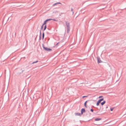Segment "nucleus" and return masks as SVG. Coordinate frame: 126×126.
Listing matches in <instances>:
<instances>
[{"label":"nucleus","instance_id":"obj_9","mask_svg":"<svg viewBox=\"0 0 126 126\" xmlns=\"http://www.w3.org/2000/svg\"><path fill=\"white\" fill-rule=\"evenodd\" d=\"M101 119H102L101 118H96L95 119V121H98L101 120Z\"/></svg>","mask_w":126,"mask_h":126},{"label":"nucleus","instance_id":"obj_1","mask_svg":"<svg viewBox=\"0 0 126 126\" xmlns=\"http://www.w3.org/2000/svg\"><path fill=\"white\" fill-rule=\"evenodd\" d=\"M42 47L46 51H50L52 50V49L51 48H48L47 47H45L43 44L42 45Z\"/></svg>","mask_w":126,"mask_h":126},{"label":"nucleus","instance_id":"obj_15","mask_svg":"<svg viewBox=\"0 0 126 126\" xmlns=\"http://www.w3.org/2000/svg\"><path fill=\"white\" fill-rule=\"evenodd\" d=\"M67 28V32L68 33V32H69L70 31V27H68V28Z\"/></svg>","mask_w":126,"mask_h":126},{"label":"nucleus","instance_id":"obj_2","mask_svg":"<svg viewBox=\"0 0 126 126\" xmlns=\"http://www.w3.org/2000/svg\"><path fill=\"white\" fill-rule=\"evenodd\" d=\"M104 100V98H101L99 99L97 101L96 104L97 106H98L99 105V104L103 100Z\"/></svg>","mask_w":126,"mask_h":126},{"label":"nucleus","instance_id":"obj_20","mask_svg":"<svg viewBox=\"0 0 126 126\" xmlns=\"http://www.w3.org/2000/svg\"><path fill=\"white\" fill-rule=\"evenodd\" d=\"M90 111H91L92 112H93V110L92 109H91L90 110Z\"/></svg>","mask_w":126,"mask_h":126},{"label":"nucleus","instance_id":"obj_22","mask_svg":"<svg viewBox=\"0 0 126 126\" xmlns=\"http://www.w3.org/2000/svg\"><path fill=\"white\" fill-rule=\"evenodd\" d=\"M87 96H83L82 97V98H84L85 97H87Z\"/></svg>","mask_w":126,"mask_h":126},{"label":"nucleus","instance_id":"obj_3","mask_svg":"<svg viewBox=\"0 0 126 126\" xmlns=\"http://www.w3.org/2000/svg\"><path fill=\"white\" fill-rule=\"evenodd\" d=\"M52 19H46V20H45L44 22V23H43V25H45L46 24V22H47V21H49V20H52Z\"/></svg>","mask_w":126,"mask_h":126},{"label":"nucleus","instance_id":"obj_16","mask_svg":"<svg viewBox=\"0 0 126 126\" xmlns=\"http://www.w3.org/2000/svg\"><path fill=\"white\" fill-rule=\"evenodd\" d=\"M71 11L72 12V15H73L74 14V12H73V10L72 8H71Z\"/></svg>","mask_w":126,"mask_h":126},{"label":"nucleus","instance_id":"obj_14","mask_svg":"<svg viewBox=\"0 0 126 126\" xmlns=\"http://www.w3.org/2000/svg\"><path fill=\"white\" fill-rule=\"evenodd\" d=\"M47 28V25H45L44 28L43 29V31H44Z\"/></svg>","mask_w":126,"mask_h":126},{"label":"nucleus","instance_id":"obj_18","mask_svg":"<svg viewBox=\"0 0 126 126\" xmlns=\"http://www.w3.org/2000/svg\"><path fill=\"white\" fill-rule=\"evenodd\" d=\"M114 109V108H110V110L111 111H112Z\"/></svg>","mask_w":126,"mask_h":126},{"label":"nucleus","instance_id":"obj_7","mask_svg":"<svg viewBox=\"0 0 126 126\" xmlns=\"http://www.w3.org/2000/svg\"><path fill=\"white\" fill-rule=\"evenodd\" d=\"M75 115L77 116H81L82 114L81 113H79V112H77L75 113Z\"/></svg>","mask_w":126,"mask_h":126},{"label":"nucleus","instance_id":"obj_6","mask_svg":"<svg viewBox=\"0 0 126 126\" xmlns=\"http://www.w3.org/2000/svg\"><path fill=\"white\" fill-rule=\"evenodd\" d=\"M65 24H66V26L67 28L70 27V24L67 21H65Z\"/></svg>","mask_w":126,"mask_h":126},{"label":"nucleus","instance_id":"obj_21","mask_svg":"<svg viewBox=\"0 0 126 126\" xmlns=\"http://www.w3.org/2000/svg\"><path fill=\"white\" fill-rule=\"evenodd\" d=\"M103 97V96H99V97H98V98H101V97Z\"/></svg>","mask_w":126,"mask_h":126},{"label":"nucleus","instance_id":"obj_24","mask_svg":"<svg viewBox=\"0 0 126 126\" xmlns=\"http://www.w3.org/2000/svg\"><path fill=\"white\" fill-rule=\"evenodd\" d=\"M59 43H57V44H56V45H58V44Z\"/></svg>","mask_w":126,"mask_h":126},{"label":"nucleus","instance_id":"obj_8","mask_svg":"<svg viewBox=\"0 0 126 126\" xmlns=\"http://www.w3.org/2000/svg\"><path fill=\"white\" fill-rule=\"evenodd\" d=\"M41 30H40V35H39V40H40L41 39Z\"/></svg>","mask_w":126,"mask_h":126},{"label":"nucleus","instance_id":"obj_5","mask_svg":"<svg viewBox=\"0 0 126 126\" xmlns=\"http://www.w3.org/2000/svg\"><path fill=\"white\" fill-rule=\"evenodd\" d=\"M85 112V110L84 108H82L81 109V113L82 115L83 112Z\"/></svg>","mask_w":126,"mask_h":126},{"label":"nucleus","instance_id":"obj_4","mask_svg":"<svg viewBox=\"0 0 126 126\" xmlns=\"http://www.w3.org/2000/svg\"><path fill=\"white\" fill-rule=\"evenodd\" d=\"M97 63H101L102 62L100 60V59L99 57H97Z\"/></svg>","mask_w":126,"mask_h":126},{"label":"nucleus","instance_id":"obj_13","mask_svg":"<svg viewBox=\"0 0 126 126\" xmlns=\"http://www.w3.org/2000/svg\"><path fill=\"white\" fill-rule=\"evenodd\" d=\"M87 101H86L84 103V106L86 108L87 107L86 106V103H87Z\"/></svg>","mask_w":126,"mask_h":126},{"label":"nucleus","instance_id":"obj_17","mask_svg":"<svg viewBox=\"0 0 126 126\" xmlns=\"http://www.w3.org/2000/svg\"><path fill=\"white\" fill-rule=\"evenodd\" d=\"M38 62V61H35L33 62L31 64H34V63H37Z\"/></svg>","mask_w":126,"mask_h":126},{"label":"nucleus","instance_id":"obj_12","mask_svg":"<svg viewBox=\"0 0 126 126\" xmlns=\"http://www.w3.org/2000/svg\"><path fill=\"white\" fill-rule=\"evenodd\" d=\"M44 33L43 32V33H42V40H43L44 39Z\"/></svg>","mask_w":126,"mask_h":126},{"label":"nucleus","instance_id":"obj_10","mask_svg":"<svg viewBox=\"0 0 126 126\" xmlns=\"http://www.w3.org/2000/svg\"><path fill=\"white\" fill-rule=\"evenodd\" d=\"M58 4H61V3L60 2H57V3H54V4H53V6H55V5H57Z\"/></svg>","mask_w":126,"mask_h":126},{"label":"nucleus","instance_id":"obj_19","mask_svg":"<svg viewBox=\"0 0 126 126\" xmlns=\"http://www.w3.org/2000/svg\"><path fill=\"white\" fill-rule=\"evenodd\" d=\"M44 25H43L42 24V25L41 27V30H42L43 29V26Z\"/></svg>","mask_w":126,"mask_h":126},{"label":"nucleus","instance_id":"obj_25","mask_svg":"<svg viewBox=\"0 0 126 126\" xmlns=\"http://www.w3.org/2000/svg\"><path fill=\"white\" fill-rule=\"evenodd\" d=\"M53 20H55V19H53Z\"/></svg>","mask_w":126,"mask_h":126},{"label":"nucleus","instance_id":"obj_11","mask_svg":"<svg viewBox=\"0 0 126 126\" xmlns=\"http://www.w3.org/2000/svg\"><path fill=\"white\" fill-rule=\"evenodd\" d=\"M105 103L106 101H104L102 102L101 103V104L102 105H103Z\"/></svg>","mask_w":126,"mask_h":126},{"label":"nucleus","instance_id":"obj_23","mask_svg":"<svg viewBox=\"0 0 126 126\" xmlns=\"http://www.w3.org/2000/svg\"><path fill=\"white\" fill-rule=\"evenodd\" d=\"M108 108V106H107L106 107V109H107V108Z\"/></svg>","mask_w":126,"mask_h":126}]
</instances>
